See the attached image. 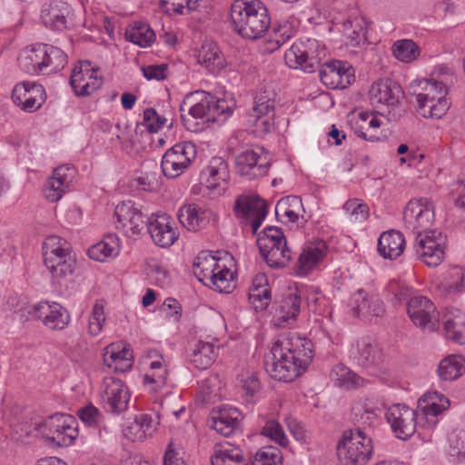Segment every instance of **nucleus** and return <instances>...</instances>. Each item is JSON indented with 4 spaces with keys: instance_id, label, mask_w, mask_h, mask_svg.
<instances>
[{
    "instance_id": "f257e3e1",
    "label": "nucleus",
    "mask_w": 465,
    "mask_h": 465,
    "mask_svg": "<svg viewBox=\"0 0 465 465\" xmlns=\"http://www.w3.org/2000/svg\"><path fill=\"white\" fill-rule=\"evenodd\" d=\"M313 357L311 340L297 332H284L273 342L270 354L264 358L266 372L274 380L290 382L302 375Z\"/></svg>"
},
{
    "instance_id": "f03ea898",
    "label": "nucleus",
    "mask_w": 465,
    "mask_h": 465,
    "mask_svg": "<svg viewBox=\"0 0 465 465\" xmlns=\"http://www.w3.org/2000/svg\"><path fill=\"white\" fill-rule=\"evenodd\" d=\"M433 218V206L428 198L411 200L403 212L406 227L417 234L416 254L426 265L436 267L444 257V239L440 232L428 231Z\"/></svg>"
},
{
    "instance_id": "7ed1b4c3",
    "label": "nucleus",
    "mask_w": 465,
    "mask_h": 465,
    "mask_svg": "<svg viewBox=\"0 0 465 465\" xmlns=\"http://www.w3.org/2000/svg\"><path fill=\"white\" fill-rule=\"evenodd\" d=\"M364 416L370 420L368 426H356L353 429L346 430L338 442L337 455L343 465H366L372 456L371 424L376 415L373 411L366 410L361 419L363 420Z\"/></svg>"
},
{
    "instance_id": "20e7f679",
    "label": "nucleus",
    "mask_w": 465,
    "mask_h": 465,
    "mask_svg": "<svg viewBox=\"0 0 465 465\" xmlns=\"http://www.w3.org/2000/svg\"><path fill=\"white\" fill-rule=\"evenodd\" d=\"M230 16L234 31L250 40L262 37L271 24L268 9L260 0H235Z\"/></svg>"
},
{
    "instance_id": "39448f33",
    "label": "nucleus",
    "mask_w": 465,
    "mask_h": 465,
    "mask_svg": "<svg viewBox=\"0 0 465 465\" xmlns=\"http://www.w3.org/2000/svg\"><path fill=\"white\" fill-rule=\"evenodd\" d=\"M181 120L184 127L191 132L199 129L197 119L215 121L216 115H230L232 109L223 99H216L210 93L198 90L187 94L180 105Z\"/></svg>"
},
{
    "instance_id": "423d86ee",
    "label": "nucleus",
    "mask_w": 465,
    "mask_h": 465,
    "mask_svg": "<svg viewBox=\"0 0 465 465\" xmlns=\"http://www.w3.org/2000/svg\"><path fill=\"white\" fill-rule=\"evenodd\" d=\"M44 262L51 274L52 282L62 284L71 276L76 266V260L69 243L56 236L51 235L43 243Z\"/></svg>"
},
{
    "instance_id": "0eeeda50",
    "label": "nucleus",
    "mask_w": 465,
    "mask_h": 465,
    "mask_svg": "<svg viewBox=\"0 0 465 465\" xmlns=\"http://www.w3.org/2000/svg\"><path fill=\"white\" fill-rule=\"evenodd\" d=\"M75 423L72 416L56 413L43 422L34 423V430L30 429L32 425L25 424L21 430L25 431V437H30L33 432H35V435L41 433L48 444L67 447L73 444L78 436Z\"/></svg>"
},
{
    "instance_id": "6e6552de",
    "label": "nucleus",
    "mask_w": 465,
    "mask_h": 465,
    "mask_svg": "<svg viewBox=\"0 0 465 465\" xmlns=\"http://www.w3.org/2000/svg\"><path fill=\"white\" fill-rule=\"evenodd\" d=\"M256 243L260 253L271 268H283L292 260V252L282 230L276 226H267L257 232Z\"/></svg>"
},
{
    "instance_id": "1a4fd4ad",
    "label": "nucleus",
    "mask_w": 465,
    "mask_h": 465,
    "mask_svg": "<svg viewBox=\"0 0 465 465\" xmlns=\"http://www.w3.org/2000/svg\"><path fill=\"white\" fill-rule=\"evenodd\" d=\"M326 52L316 39L305 38L295 41L285 52L284 59L290 68L313 73L322 65Z\"/></svg>"
},
{
    "instance_id": "9d476101",
    "label": "nucleus",
    "mask_w": 465,
    "mask_h": 465,
    "mask_svg": "<svg viewBox=\"0 0 465 465\" xmlns=\"http://www.w3.org/2000/svg\"><path fill=\"white\" fill-rule=\"evenodd\" d=\"M424 90L425 93L416 96L419 114L425 118L440 119L444 116L450 107V102L446 98V84L431 79L426 82Z\"/></svg>"
},
{
    "instance_id": "9b49d317",
    "label": "nucleus",
    "mask_w": 465,
    "mask_h": 465,
    "mask_svg": "<svg viewBox=\"0 0 465 465\" xmlns=\"http://www.w3.org/2000/svg\"><path fill=\"white\" fill-rule=\"evenodd\" d=\"M234 214L244 225H250L252 234H257L268 214V203L256 194H242L234 202Z\"/></svg>"
},
{
    "instance_id": "f8f14e48",
    "label": "nucleus",
    "mask_w": 465,
    "mask_h": 465,
    "mask_svg": "<svg viewBox=\"0 0 465 465\" xmlns=\"http://www.w3.org/2000/svg\"><path fill=\"white\" fill-rule=\"evenodd\" d=\"M196 149L192 143H180L163 154L161 168L168 178H176L183 173L195 159Z\"/></svg>"
},
{
    "instance_id": "ddd939ff",
    "label": "nucleus",
    "mask_w": 465,
    "mask_h": 465,
    "mask_svg": "<svg viewBox=\"0 0 465 465\" xmlns=\"http://www.w3.org/2000/svg\"><path fill=\"white\" fill-rule=\"evenodd\" d=\"M263 148H248L235 156V164L238 173L247 180L263 176L271 165L270 159L262 154Z\"/></svg>"
},
{
    "instance_id": "4468645a",
    "label": "nucleus",
    "mask_w": 465,
    "mask_h": 465,
    "mask_svg": "<svg viewBox=\"0 0 465 465\" xmlns=\"http://www.w3.org/2000/svg\"><path fill=\"white\" fill-rule=\"evenodd\" d=\"M99 67L93 66L88 60L79 61L70 77V85L78 96H87L99 89L103 77L98 75Z\"/></svg>"
},
{
    "instance_id": "2eb2a0df",
    "label": "nucleus",
    "mask_w": 465,
    "mask_h": 465,
    "mask_svg": "<svg viewBox=\"0 0 465 465\" xmlns=\"http://www.w3.org/2000/svg\"><path fill=\"white\" fill-rule=\"evenodd\" d=\"M152 213H144L142 209L131 201L123 202L115 207L114 215L117 218V228L124 229L129 226L132 235H140L146 228H149V223L153 219Z\"/></svg>"
},
{
    "instance_id": "dca6fc26",
    "label": "nucleus",
    "mask_w": 465,
    "mask_h": 465,
    "mask_svg": "<svg viewBox=\"0 0 465 465\" xmlns=\"http://www.w3.org/2000/svg\"><path fill=\"white\" fill-rule=\"evenodd\" d=\"M103 401L107 411L119 414L128 409L130 393L124 382L114 377L104 379Z\"/></svg>"
},
{
    "instance_id": "f3484780",
    "label": "nucleus",
    "mask_w": 465,
    "mask_h": 465,
    "mask_svg": "<svg viewBox=\"0 0 465 465\" xmlns=\"http://www.w3.org/2000/svg\"><path fill=\"white\" fill-rule=\"evenodd\" d=\"M318 69L322 83L331 89H345L354 81V71L347 62L333 60Z\"/></svg>"
},
{
    "instance_id": "a211bd4d",
    "label": "nucleus",
    "mask_w": 465,
    "mask_h": 465,
    "mask_svg": "<svg viewBox=\"0 0 465 465\" xmlns=\"http://www.w3.org/2000/svg\"><path fill=\"white\" fill-rule=\"evenodd\" d=\"M385 417L399 439L407 440L416 430V412L405 404L391 406Z\"/></svg>"
},
{
    "instance_id": "6ab92c4d",
    "label": "nucleus",
    "mask_w": 465,
    "mask_h": 465,
    "mask_svg": "<svg viewBox=\"0 0 465 465\" xmlns=\"http://www.w3.org/2000/svg\"><path fill=\"white\" fill-rule=\"evenodd\" d=\"M327 252V243L322 240H317L304 245L294 265L295 274L297 276H306L323 261Z\"/></svg>"
},
{
    "instance_id": "aec40b11",
    "label": "nucleus",
    "mask_w": 465,
    "mask_h": 465,
    "mask_svg": "<svg viewBox=\"0 0 465 465\" xmlns=\"http://www.w3.org/2000/svg\"><path fill=\"white\" fill-rule=\"evenodd\" d=\"M173 221L166 213L153 214V219L149 223L147 231L156 245L167 248L177 241L179 234L173 226Z\"/></svg>"
},
{
    "instance_id": "412c9836",
    "label": "nucleus",
    "mask_w": 465,
    "mask_h": 465,
    "mask_svg": "<svg viewBox=\"0 0 465 465\" xmlns=\"http://www.w3.org/2000/svg\"><path fill=\"white\" fill-rule=\"evenodd\" d=\"M34 312L51 330H64L70 322L69 312L58 303L39 302L34 306Z\"/></svg>"
},
{
    "instance_id": "4be33fe9",
    "label": "nucleus",
    "mask_w": 465,
    "mask_h": 465,
    "mask_svg": "<svg viewBox=\"0 0 465 465\" xmlns=\"http://www.w3.org/2000/svg\"><path fill=\"white\" fill-rule=\"evenodd\" d=\"M370 100L372 104L395 106L402 96L400 84L390 78L380 79L373 83L369 91Z\"/></svg>"
},
{
    "instance_id": "5701e85b",
    "label": "nucleus",
    "mask_w": 465,
    "mask_h": 465,
    "mask_svg": "<svg viewBox=\"0 0 465 465\" xmlns=\"http://www.w3.org/2000/svg\"><path fill=\"white\" fill-rule=\"evenodd\" d=\"M230 178L228 164L222 157H213L207 167L202 171L200 180L210 190L225 191Z\"/></svg>"
},
{
    "instance_id": "b1692460",
    "label": "nucleus",
    "mask_w": 465,
    "mask_h": 465,
    "mask_svg": "<svg viewBox=\"0 0 465 465\" xmlns=\"http://www.w3.org/2000/svg\"><path fill=\"white\" fill-rule=\"evenodd\" d=\"M71 14V6L63 0H53L44 4L41 10V20L45 27L62 31L66 28L67 18Z\"/></svg>"
},
{
    "instance_id": "393cba45",
    "label": "nucleus",
    "mask_w": 465,
    "mask_h": 465,
    "mask_svg": "<svg viewBox=\"0 0 465 465\" xmlns=\"http://www.w3.org/2000/svg\"><path fill=\"white\" fill-rule=\"evenodd\" d=\"M436 307L425 296L416 295L408 301L407 312L411 322L420 328H426L435 316Z\"/></svg>"
},
{
    "instance_id": "a878e982",
    "label": "nucleus",
    "mask_w": 465,
    "mask_h": 465,
    "mask_svg": "<svg viewBox=\"0 0 465 465\" xmlns=\"http://www.w3.org/2000/svg\"><path fill=\"white\" fill-rule=\"evenodd\" d=\"M300 311L301 297L296 293H290L278 302L272 322L278 328H284L296 321Z\"/></svg>"
},
{
    "instance_id": "bb28decb",
    "label": "nucleus",
    "mask_w": 465,
    "mask_h": 465,
    "mask_svg": "<svg viewBox=\"0 0 465 465\" xmlns=\"http://www.w3.org/2000/svg\"><path fill=\"white\" fill-rule=\"evenodd\" d=\"M69 173H73V170L66 166H59L53 171V175L47 180L44 189L45 196L49 202L55 203L65 193L72 182Z\"/></svg>"
},
{
    "instance_id": "cd10ccee",
    "label": "nucleus",
    "mask_w": 465,
    "mask_h": 465,
    "mask_svg": "<svg viewBox=\"0 0 465 465\" xmlns=\"http://www.w3.org/2000/svg\"><path fill=\"white\" fill-rule=\"evenodd\" d=\"M45 44L26 47L18 57L20 69L31 75L45 74Z\"/></svg>"
},
{
    "instance_id": "c85d7f7f",
    "label": "nucleus",
    "mask_w": 465,
    "mask_h": 465,
    "mask_svg": "<svg viewBox=\"0 0 465 465\" xmlns=\"http://www.w3.org/2000/svg\"><path fill=\"white\" fill-rule=\"evenodd\" d=\"M355 310L359 317L371 320L373 317H381L385 312L383 302L376 294L366 293L359 290L353 297Z\"/></svg>"
},
{
    "instance_id": "c756f323",
    "label": "nucleus",
    "mask_w": 465,
    "mask_h": 465,
    "mask_svg": "<svg viewBox=\"0 0 465 465\" xmlns=\"http://www.w3.org/2000/svg\"><path fill=\"white\" fill-rule=\"evenodd\" d=\"M241 412L233 407H224L213 411L211 427L221 435L228 437L239 427Z\"/></svg>"
},
{
    "instance_id": "7c9ffc66",
    "label": "nucleus",
    "mask_w": 465,
    "mask_h": 465,
    "mask_svg": "<svg viewBox=\"0 0 465 465\" xmlns=\"http://www.w3.org/2000/svg\"><path fill=\"white\" fill-rule=\"evenodd\" d=\"M212 465H250L251 456L245 455L240 447L225 442L215 447L211 456Z\"/></svg>"
},
{
    "instance_id": "2f4dec72",
    "label": "nucleus",
    "mask_w": 465,
    "mask_h": 465,
    "mask_svg": "<svg viewBox=\"0 0 465 465\" xmlns=\"http://www.w3.org/2000/svg\"><path fill=\"white\" fill-rule=\"evenodd\" d=\"M212 212L203 210L196 204L183 206L179 210L178 219L189 231H199L206 227L210 222Z\"/></svg>"
},
{
    "instance_id": "473e14b6",
    "label": "nucleus",
    "mask_w": 465,
    "mask_h": 465,
    "mask_svg": "<svg viewBox=\"0 0 465 465\" xmlns=\"http://www.w3.org/2000/svg\"><path fill=\"white\" fill-rule=\"evenodd\" d=\"M378 252L384 259L398 258L405 249V239L401 232L395 230L384 232L378 240Z\"/></svg>"
},
{
    "instance_id": "72a5a7b5",
    "label": "nucleus",
    "mask_w": 465,
    "mask_h": 465,
    "mask_svg": "<svg viewBox=\"0 0 465 465\" xmlns=\"http://www.w3.org/2000/svg\"><path fill=\"white\" fill-rule=\"evenodd\" d=\"M353 359L357 364L365 368L379 363L381 361V352L376 343L368 338L357 342L356 351H353Z\"/></svg>"
},
{
    "instance_id": "f704fd0d",
    "label": "nucleus",
    "mask_w": 465,
    "mask_h": 465,
    "mask_svg": "<svg viewBox=\"0 0 465 465\" xmlns=\"http://www.w3.org/2000/svg\"><path fill=\"white\" fill-rule=\"evenodd\" d=\"M218 356V348L213 343L199 341L190 356V362L199 370H206Z\"/></svg>"
},
{
    "instance_id": "c9c22d12",
    "label": "nucleus",
    "mask_w": 465,
    "mask_h": 465,
    "mask_svg": "<svg viewBox=\"0 0 465 465\" xmlns=\"http://www.w3.org/2000/svg\"><path fill=\"white\" fill-rule=\"evenodd\" d=\"M198 63L215 74L224 67V59L213 43L203 44L198 52Z\"/></svg>"
},
{
    "instance_id": "e433bc0d",
    "label": "nucleus",
    "mask_w": 465,
    "mask_h": 465,
    "mask_svg": "<svg viewBox=\"0 0 465 465\" xmlns=\"http://www.w3.org/2000/svg\"><path fill=\"white\" fill-rule=\"evenodd\" d=\"M120 251V240L116 234H108L101 242L88 249L91 259L104 262L108 257H114Z\"/></svg>"
},
{
    "instance_id": "4c0bfd02",
    "label": "nucleus",
    "mask_w": 465,
    "mask_h": 465,
    "mask_svg": "<svg viewBox=\"0 0 465 465\" xmlns=\"http://www.w3.org/2000/svg\"><path fill=\"white\" fill-rule=\"evenodd\" d=\"M465 371V359L460 355H450L442 359L437 372L441 381H452L460 378Z\"/></svg>"
},
{
    "instance_id": "58836bf2",
    "label": "nucleus",
    "mask_w": 465,
    "mask_h": 465,
    "mask_svg": "<svg viewBox=\"0 0 465 465\" xmlns=\"http://www.w3.org/2000/svg\"><path fill=\"white\" fill-rule=\"evenodd\" d=\"M153 420L149 414L135 416L124 429V435L126 439L136 441L144 440L153 430Z\"/></svg>"
},
{
    "instance_id": "ea45409f",
    "label": "nucleus",
    "mask_w": 465,
    "mask_h": 465,
    "mask_svg": "<svg viewBox=\"0 0 465 465\" xmlns=\"http://www.w3.org/2000/svg\"><path fill=\"white\" fill-rule=\"evenodd\" d=\"M450 406V401L443 394L437 391L429 392L419 400V408L427 417H436Z\"/></svg>"
},
{
    "instance_id": "a19ab883",
    "label": "nucleus",
    "mask_w": 465,
    "mask_h": 465,
    "mask_svg": "<svg viewBox=\"0 0 465 465\" xmlns=\"http://www.w3.org/2000/svg\"><path fill=\"white\" fill-rule=\"evenodd\" d=\"M220 262L209 251H202L193 261V269L194 275L200 282H205L213 273Z\"/></svg>"
},
{
    "instance_id": "79ce46f5",
    "label": "nucleus",
    "mask_w": 465,
    "mask_h": 465,
    "mask_svg": "<svg viewBox=\"0 0 465 465\" xmlns=\"http://www.w3.org/2000/svg\"><path fill=\"white\" fill-rule=\"evenodd\" d=\"M125 38L140 47H147L154 42L155 34L147 24L135 22L126 29Z\"/></svg>"
},
{
    "instance_id": "37998d69",
    "label": "nucleus",
    "mask_w": 465,
    "mask_h": 465,
    "mask_svg": "<svg viewBox=\"0 0 465 465\" xmlns=\"http://www.w3.org/2000/svg\"><path fill=\"white\" fill-rule=\"evenodd\" d=\"M204 284L223 293H230L235 286L232 272L225 265L222 264L216 267Z\"/></svg>"
},
{
    "instance_id": "c03bdc74",
    "label": "nucleus",
    "mask_w": 465,
    "mask_h": 465,
    "mask_svg": "<svg viewBox=\"0 0 465 465\" xmlns=\"http://www.w3.org/2000/svg\"><path fill=\"white\" fill-rule=\"evenodd\" d=\"M45 74H55L67 64V55L60 48L45 44Z\"/></svg>"
},
{
    "instance_id": "a18cd8bd",
    "label": "nucleus",
    "mask_w": 465,
    "mask_h": 465,
    "mask_svg": "<svg viewBox=\"0 0 465 465\" xmlns=\"http://www.w3.org/2000/svg\"><path fill=\"white\" fill-rule=\"evenodd\" d=\"M331 376L337 386L343 387L347 390L356 388L363 382V380L360 376L341 364L334 366Z\"/></svg>"
},
{
    "instance_id": "49530a36",
    "label": "nucleus",
    "mask_w": 465,
    "mask_h": 465,
    "mask_svg": "<svg viewBox=\"0 0 465 465\" xmlns=\"http://www.w3.org/2000/svg\"><path fill=\"white\" fill-rule=\"evenodd\" d=\"M393 55L400 61L410 63L420 54V48L411 39L396 41L392 45Z\"/></svg>"
},
{
    "instance_id": "de8ad7c7",
    "label": "nucleus",
    "mask_w": 465,
    "mask_h": 465,
    "mask_svg": "<svg viewBox=\"0 0 465 465\" xmlns=\"http://www.w3.org/2000/svg\"><path fill=\"white\" fill-rule=\"evenodd\" d=\"M275 101L267 91L260 92L253 98V107L250 117L274 115Z\"/></svg>"
},
{
    "instance_id": "09e8293b",
    "label": "nucleus",
    "mask_w": 465,
    "mask_h": 465,
    "mask_svg": "<svg viewBox=\"0 0 465 465\" xmlns=\"http://www.w3.org/2000/svg\"><path fill=\"white\" fill-rule=\"evenodd\" d=\"M281 450L273 446H264L251 458L250 465H280L282 463Z\"/></svg>"
},
{
    "instance_id": "8fccbe9b",
    "label": "nucleus",
    "mask_w": 465,
    "mask_h": 465,
    "mask_svg": "<svg viewBox=\"0 0 465 465\" xmlns=\"http://www.w3.org/2000/svg\"><path fill=\"white\" fill-rule=\"evenodd\" d=\"M444 330L448 339L465 343V321L460 316L449 317L444 322Z\"/></svg>"
},
{
    "instance_id": "3c124183",
    "label": "nucleus",
    "mask_w": 465,
    "mask_h": 465,
    "mask_svg": "<svg viewBox=\"0 0 465 465\" xmlns=\"http://www.w3.org/2000/svg\"><path fill=\"white\" fill-rule=\"evenodd\" d=\"M301 205L302 200L297 196H287L286 198H282L276 204V215L286 217L289 222L294 223L298 220L299 215L292 208L299 207Z\"/></svg>"
},
{
    "instance_id": "603ef678",
    "label": "nucleus",
    "mask_w": 465,
    "mask_h": 465,
    "mask_svg": "<svg viewBox=\"0 0 465 465\" xmlns=\"http://www.w3.org/2000/svg\"><path fill=\"white\" fill-rule=\"evenodd\" d=\"M343 210L351 222H364L369 217L368 205L357 198L345 202Z\"/></svg>"
},
{
    "instance_id": "864d4df0",
    "label": "nucleus",
    "mask_w": 465,
    "mask_h": 465,
    "mask_svg": "<svg viewBox=\"0 0 465 465\" xmlns=\"http://www.w3.org/2000/svg\"><path fill=\"white\" fill-rule=\"evenodd\" d=\"M386 292L389 295H391L390 299L395 306L401 304L403 302L408 303V301L411 298V289L396 280H391L388 282Z\"/></svg>"
},
{
    "instance_id": "5fc2aeb1",
    "label": "nucleus",
    "mask_w": 465,
    "mask_h": 465,
    "mask_svg": "<svg viewBox=\"0 0 465 465\" xmlns=\"http://www.w3.org/2000/svg\"><path fill=\"white\" fill-rule=\"evenodd\" d=\"M249 299L253 303L255 310L266 309L271 301V290L267 285H256L254 282Z\"/></svg>"
},
{
    "instance_id": "6e6d98bb",
    "label": "nucleus",
    "mask_w": 465,
    "mask_h": 465,
    "mask_svg": "<svg viewBox=\"0 0 465 465\" xmlns=\"http://www.w3.org/2000/svg\"><path fill=\"white\" fill-rule=\"evenodd\" d=\"M262 434L271 438L282 447H286L288 445L289 441L282 426L275 420H270L265 423L262 430Z\"/></svg>"
},
{
    "instance_id": "4d7b16f0",
    "label": "nucleus",
    "mask_w": 465,
    "mask_h": 465,
    "mask_svg": "<svg viewBox=\"0 0 465 465\" xmlns=\"http://www.w3.org/2000/svg\"><path fill=\"white\" fill-rule=\"evenodd\" d=\"M162 7L167 13H175L179 15L189 14L196 9V0H161Z\"/></svg>"
},
{
    "instance_id": "13d9d810",
    "label": "nucleus",
    "mask_w": 465,
    "mask_h": 465,
    "mask_svg": "<svg viewBox=\"0 0 465 465\" xmlns=\"http://www.w3.org/2000/svg\"><path fill=\"white\" fill-rule=\"evenodd\" d=\"M104 322L105 316L104 305L102 303L96 302L93 307L88 320L89 333L93 336L98 335L102 331Z\"/></svg>"
},
{
    "instance_id": "bf43d9fd",
    "label": "nucleus",
    "mask_w": 465,
    "mask_h": 465,
    "mask_svg": "<svg viewBox=\"0 0 465 465\" xmlns=\"http://www.w3.org/2000/svg\"><path fill=\"white\" fill-rule=\"evenodd\" d=\"M104 355H107L109 362L134 360L133 351L129 344H110L105 348Z\"/></svg>"
},
{
    "instance_id": "052dcab7",
    "label": "nucleus",
    "mask_w": 465,
    "mask_h": 465,
    "mask_svg": "<svg viewBox=\"0 0 465 465\" xmlns=\"http://www.w3.org/2000/svg\"><path fill=\"white\" fill-rule=\"evenodd\" d=\"M449 454L457 460L465 458V430L453 432L449 437Z\"/></svg>"
},
{
    "instance_id": "680f3d73",
    "label": "nucleus",
    "mask_w": 465,
    "mask_h": 465,
    "mask_svg": "<svg viewBox=\"0 0 465 465\" xmlns=\"http://www.w3.org/2000/svg\"><path fill=\"white\" fill-rule=\"evenodd\" d=\"M79 419L89 427H97L103 420L99 410L92 404L78 410Z\"/></svg>"
},
{
    "instance_id": "e2e57ef3",
    "label": "nucleus",
    "mask_w": 465,
    "mask_h": 465,
    "mask_svg": "<svg viewBox=\"0 0 465 465\" xmlns=\"http://www.w3.org/2000/svg\"><path fill=\"white\" fill-rule=\"evenodd\" d=\"M165 121L153 108H146L143 112V122L149 133H157L164 125Z\"/></svg>"
},
{
    "instance_id": "0e129e2a",
    "label": "nucleus",
    "mask_w": 465,
    "mask_h": 465,
    "mask_svg": "<svg viewBox=\"0 0 465 465\" xmlns=\"http://www.w3.org/2000/svg\"><path fill=\"white\" fill-rule=\"evenodd\" d=\"M142 71L147 80L161 81L167 77L168 64H161L143 66Z\"/></svg>"
},
{
    "instance_id": "69168bd1",
    "label": "nucleus",
    "mask_w": 465,
    "mask_h": 465,
    "mask_svg": "<svg viewBox=\"0 0 465 465\" xmlns=\"http://www.w3.org/2000/svg\"><path fill=\"white\" fill-rule=\"evenodd\" d=\"M167 369H161L160 371H152L151 373H146L143 378V381L145 384H153V390L157 391L162 389L167 380Z\"/></svg>"
},
{
    "instance_id": "338daca9",
    "label": "nucleus",
    "mask_w": 465,
    "mask_h": 465,
    "mask_svg": "<svg viewBox=\"0 0 465 465\" xmlns=\"http://www.w3.org/2000/svg\"><path fill=\"white\" fill-rule=\"evenodd\" d=\"M274 38L272 42L275 43L276 46L274 49L280 48L285 44L292 35V27L287 25H280L277 28H274Z\"/></svg>"
},
{
    "instance_id": "774afa93",
    "label": "nucleus",
    "mask_w": 465,
    "mask_h": 465,
    "mask_svg": "<svg viewBox=\"0 0 465 465\" xmlns=\"http://www.w3.org/2000/svg\"><path fill=\"white\" fill-rule=\"evenodd\" d=\"M30 82H23L15 84L12 92V100L17 105L21 106L25 97H29Z\"/></svg>"
}]
</instances>
